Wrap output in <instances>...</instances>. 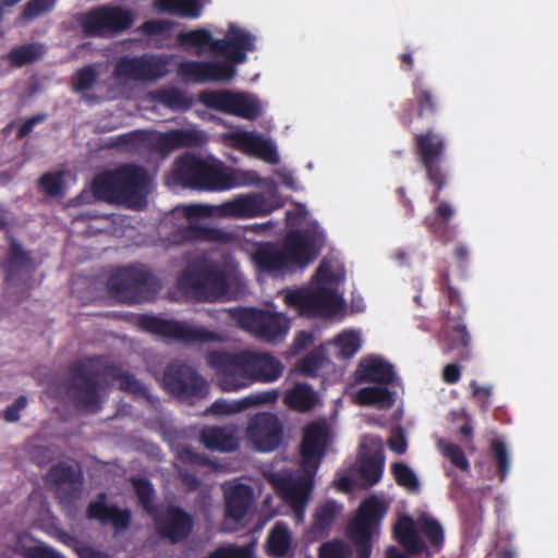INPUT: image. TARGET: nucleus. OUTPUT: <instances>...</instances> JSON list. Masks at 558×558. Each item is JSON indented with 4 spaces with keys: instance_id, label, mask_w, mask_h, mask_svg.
I'll return each instance as SVG.
<instances>
[{
    "instance_id": "ea45409f",
    "label": "nucleus",
    "mask_w": 558,
    "mask_h": 558,
    "mask_svg": "<svg viewBox=\"0 0 558 558\" xmlns=\"http://www.w3.org/2000/svg\"><path fill=\"white\" fill-rule=\"evenodd\" d=\"M317 402V395L307 384H295L284 395V403L292 410L306 412L312 410Z\"/></svg>"
},
{
    "instance_id": "a19ab883",
    "label": "nucleus",
    "mask_w": 558,
    "mask_h": 558,
    "mask_svg": "<svg viewBox=\"0 0 558 558\" xmlns=\"http://www.w3.org/2000/svg\"><path fill=\"white\" fill-rule=\"evenodd\" d=\"M290 546L291 533L289 529L283 523H276L266 542L268 555L277 558L284 557L288 554Z\"/></svg>"
},
{
    "instance_id": "20e7f679",
    "label": "nucleus",
    "mask_w": 558,
    "mask_h": 558,
    "mask_svg": "<svg viewBox=\"0 0 558 558\" xmlns=\"http://www.w3.org/2000/svg\"><path fill=\"white\" fill-rule=\"evenodd\" d=\"M440 319L438 342L444 354H453L459 361L470 359L471 336L463 323L464 305L460 291L450 282L448 269L439 271Z\"/></svg>"
},
{
    "instance_id": "6e6552de",
    "label": "nucleus",
    "mask_w": 558,
    "mask_h": 558,
    "mask_svg": "<svg viewBox=\"0 0 558 558\" xmlns=\"http://www.w3.org/2000/svg\"><path fill=\"white\" fill-rule=\"evenodd\" d=\"M205 143V134L194 129H172L166 132L135 130L112 137L110 148H120L129 153L154 150L162 156L180 148L198 147Z\"/></svg>"
},
{
    "instance_id": "ddd939ff",
    "label": "nucleus",
    "mask_w": 558,
    "mask_h": 558,
    "mask_svg": "<svg viewBox=\"0 0 558 558\" xmlns=\"http://www.w3.org/2000/svg\"><path fill=\"white\" fill-rule=\"evenodd\" d=\"M284 302L308 317H332L343 307L342 298L335 289L325 286L290 290Z\"/></svg>"
},
{
    "instance_id": "49530a36",
    "label": "nucleus",
    "mask_w": 558,
    "mask_h": 558,
    "mask_svg": "<svg viewBox=\"0 0 558 558\" xmlns=\"http://www.w3.org/2000/svg\"><path fill=\"white\" fill-rule=\"evenodd\" d=\"M385 461L380 454H371L360 464V475L368 486L377 484L384 472Z\"/></svg>"
},
{
    "instance_id": "423d86ee",
    "label": "nucleus",
    "mask_w": 558,
    "mask_h": 558,
    "mask_svg": "<svg viewBox=\"0 0 558 558\" xmlns=\"http://www.w3.org/2000/svg\"><path fill=\"white\" fill-rule=\"evenodd\" d=\"M172 178L175 183L197 191L221 192L238 185L233 170L221 160L193 153H184L174 160Z\"/></svg>"
},
{
    "instance_id": "5701e85b",
    "label": "nucleus",
    "mask_w": 558,
    "mask_h": 558,
    "mask_svg": "<svg viewBox=\"0 0 558 558\" xmlns=\"http://www.w3.org/2000/svg\"><path fill=\"white\" fill-rule=\"evenodd\" d=\"M327 437L328 428L323 423L313 422L305 427L300 446L302 468H311L317 471L325 454Z\"/></svg>"
},
{
    "instance_id": "09e8293b",
    "label": "nucleus",
    "mask_w": 558,
    "mask_h": 558,
    "mask_svg": "<svg viewBox=\"0 0 558 558\" xmlns=\"http://www.w3.org/2000/svg\"><path fill=\"white\" fill-rule=\"evenodd\" d=\"M236 66L226 58L222 61H207V82H230L236 74Z\"/></svg>"
},
{
    "instance_id": "39448f33",
    "label": "nucleus",
    "mask_w": 558,
    "mask_h": 558,
    "mask_svg": "<svg viewBox=\"0 0 558 558\" xmlns=\"http://www.w3.org/2000/svg\"><path fill=\"white\" fill-rule=\"evenodd\" d=\"M125 372L121 365L107 361L101 355L74 361L69 366L64 386L77 407L98 410L100 404V379L109 377L120 380Z\"/></svg>"
},
{
    "instance_id": "69168bd1",
    "label": "nucleus",
    "mask_w": 558,
    "mask_h": 558,
    "mask_svg": "<svg viewBox=\"0 0 558 558\" xmlns=\"http://www.w3.org/2000/svg\"><path fill=\"white\" fill-rule=\"evenodd\" d=\"M47 119L46 113H38L26 119L23 124L19 128L16 136L17 138L26 137L34 129L35 125L43 123Z\"/></svg>"
},
{
    "instance_id": "dca6fc26",
    "label": "nucleus",
    "mask_w": 558,
    "mask_h": 558,
    "mask_svg": "<svg viewBox=\"0 0 558 558\" xmlns=\"http://www.w3.org/2000/svg\"><path fill=\"white\" fill-rule=\"evenodd\" d=\"M197 100L208 109L247 120H255L262 114L256 98L230 89H204L198 93Z\"/></svg>"
},
{
    "instance_id": "1a4fd4ad",
    "label": "nucleus",
    "mask_w": 558,
    "mask_h": 558,
    "mask_svg": "<svg viewBox=\"0 0 558 558\" xmlns=\"http://www.w3.org/2000/svg\"><path fill=\"white\" fill-rule=\"evenodd\" d=\"M159 289L158 278L143 264L119 267L107 280L108 293L125 304L143 303Z\"/></svg>"
},
{
    "instance_id": "f704fd0d",
    "label": "nucleus",
    "mask_w": 558,
    "mask_h": 558,
    "mask_svg": "<svg viewBox=\"0 0 558 558\" xmlns=\"http://www.w3.org/2000/svg\"><path fill=\"white\" fill-rule=\"evenodd\" d=\"M395 536L404 549L412 555H420L427 550V545L420 536L417 520L404 515L395 525Z\"/></svg>"
},
{
    "instance_id": "052dcab7",
    "label": "nucleus",
    "mask_w": 558,
    "mask_h": 558,
    "mask_svg": "<svg viewBox=\"0 0 558 558\" xmlns=\"http://www.w3.org/2000/svg\"><path fill=\"white\" fill-rule=\"evenodd\" d=\"M119 381V388L122 391L143 397H146L148 393L147 387L143 385L133 374L125 372Z\"/></svg>"
},
{
    "instance_id": "f257e3e1",
    "label": "nucleus",
    "mask_w": 558,
    "mask_h": 558,
    "mask_svg": "<svg viewBox=\"0 0 558 558\" xmlns=\"http://www.w3.org/2000/svg\"><path fill=\"white\" fill-rule=\"evenodd\" d=\"M417 159L425 170L427 181L434 186L430 202L436 203L432 215L423 220L424 227L441 244L447 245L456 239L457 229L451 223L454 208L446 201H440V193L447 184L448 173L442 167L447 150L446 137L433 129L416 133L413 138Z\"/></svg>"
},
{
    "instance_id": "338daca9",
    "label": "nucleus",
    "mask_w": 558,
    "mask_h": 558,
    "mask_svg": "<svg viewBox=\"0 0 558 558\" xmlns=\"http://www.w3.org/2000/svg\"><path fill=\"white\" fill-rule=\"evenodd\" d=\"M26 558H64V557L49 547L33 546L26 550Z\"/></svg>"
},
{
    "instance_id": "4468645a",
    "label": "nucleus",
    "mask_w": 558,
    "mask_h": 558,
    "mask_svg": "<svg viewBox=\"0 0 558 558\" xmlns=\"http://www.w3.org/2000/svg\"><path fill=\"white\" fill-rule=\"evenodd\" d=\"M138 327L149 333L186 344L219 342L222 338L215 331L194 327L181 322L143 314L137 318Z\"/></svg>"
},
{
    "instance_id": "0e129e2a",
    "label": "nucleus",
    "mask_w": 558,
    "mask_h": 558,
    "mask_svg": "<svg viewBox=\"0 0 558 558\" xmlns=\"http://www.w3.org/2000/svg\"><path fill=\"white\" fill-rule=\"evenodd\" d=\"M213 214V209L208 205L192 204L184 207V216L190 221L194 219L209 217Z\"/></svg>"
},
{
    "instance_id": "4be33fe9",
    "label": "nucleus",
    "mask_w": 558,
    "mask_h": 558,
    "mask_svg": "<svg viewBox=\"0 0 558 558\" xmlns=\"http://www.w3.org/2000/svg\"><path fill=\"white\" fill-rule=\"evenodd\" d=\"M46 482L57 486L56 495L59 502L70 505L82 492V474L66 462L53 464L46 474Z\"/></svg>"
},
{
    "instance_id": "9d476101",
    "label": "nucleus",
    "mask_w": 558,
    "mask_h": 558,
    "mask_svg": "<svg viewBox=\"0 0 558 558\" xmlns=\"http://www.w3.org/2000/svg\"><path fill=\"white\" fill-rule=\"evenodd\" d=\"M387 511V504L374 495L361 502L347 527V535L354 545L356 558H371L372 538L378 533Z\"/></svg>"
},
{
    "instance_id": "79ce46f5",
    "label": "nucleus",
    "mask_w": 558,
    "mask_h": 558,
    "mask_svg": "<svg viewBox=\"0 0 558 558\" xmlns=\"http://www.w3.org/2000/svg\"><path fill=\"white\" fill-rule=\"evenodd\" d=\"M341 509L335 500H326L319 505L314 513L312 531L316 534L329 532Z\"/></svg>"
},
{
    "instance_id": "9b49d317",
    "label": "nucleus",
    "mask_w": 558,
    "mask_h": 558,
    "mask_svg": "<svg viewBox=\"0 0 558 558\" xmlns=\"http://www.w3.org/2000/svg\"><path fill=\"white\" fill-rule=\"evenodd\" d=\"M230 317L243 330L265 342L281 340L290 329V320L284 315L254 307L231 308Z\"/></svg>"
},
{
    "instance_id": "473e14b6",
    "label": "nucleus",
    "mask_w": 558,
    "mask_h": 558,
    "mask_svg": "<svg viewBox=\"0 0 558 558\" xmlns=\"http://www.w3.org/2000/svg\"><path fill=\"white\" fill-rule=\"evenodd\" d=\"M278 399L277 390H266L251 395L240 401L230 403L225 399L216 400L207 410L215 415H228L242 412L252 405L274 403Z\"/></svg>"
},
{
    "instance_id": "f3484780",
    "label": "nucleus",
    "mask_w": 558,
    "mask_h": 558,
    "mask_svg": "<svg viewBox=\"0 0 558 558\" xmlns=\"http://www.w3.org/2000/svg\"><path fill=\"white\" fill-rule=\"evenodd\" d=\"M303 473L298 477L291 475L274 476L272 484L276 493L289 504L295 512H303L314 487V476L317 471L302 468Z\"/></svg>"
},
{
    "instance_id": "e433bc0d",
    "label": "nucleus",
    "mask_w": 558,
    "mask_h": 558,
    "mask_svg": "<svg viewBox=\"0 0 558 558\" xmlns=\"http://www.w3.org/2000/svg\"><path fill=\"white\" fill-rule=\"evenodd\" d=\"M240 146L257 156L258 158L276 165L279 161V156L276 147L262 135L244 132L238 135Z\"/></svg>"
},
{
    "instance_id": "c9c22d12",
    "label": "nucleus",
    "mask_w": 558,
    "mask_h": 558,
    "mask_svg": "<svg viewBox=\"0 0 558 558\" xmlns=\"http://www.w3.org/2000/svg\"><path fill=\"white\" fill-rule=\"evenodd\" d=\"M150 99L171 111H187L194 105L192 96L177 87H162L150 93Z\"/></svg>"
},
{
    "instance_id": "c03bdc74",
    "label": "nucleus",
    "mask_w": 558,
    "mask_h": 558,
    "mask_svg": "<svg viewBox=\"0 0 558 558\" xmlns=\"http://www.w3.org/2000/svg\"><path fill=\"white\" fill-rule=\"evenodd\" d=\"M215 40L216 39L213 38L211 33L205 28L187 32L182 31L177 35L178 45L184 49L196 48L201 50L207 47L213 51V41Z\"/></svg>"
},
{
    "instance_id": "2eb2a0df",
    "label": "nucleus",
    "mask_w": 558,
    "mask_h": 558,
    "mask_svg": "<svg viewBox=\"0 0 558 558\" xmlns=\"http://www.w3.org/2000/svg\"><path fill=\"white\" fill-rule=\"evenodd\" d=\"M162 385L179 400L190 403L205 398L208 393L205 378L195 368L178 360L167 365L162 375Z\"/></svg>"
},
{
    "instance_id": "864d4df0",
    "label": "nucleus",
    "mask_w": 558,
    "mask_h": 558,
    "mask_svg": "<svg viewBox=\"0 0 558 558\" xmlns=\"http://www.w3.org/2000/svg\"><path fill=\"white\" fill-rule=\"evenodd\" d=\"M97 80V72L93 65H86L80 69L73 78V88L75 92L88 90Z\"/></svg>"
},
{
    "instance_id": "b1692460",
    "label": "nucleus",
    "mask_w": 558,
    "mask_h": 558,
    "mask_svg": "<svg viewBox=\"0 0 558 558\" xmlns=\"http://www.w3.org/2000/svg\"><path fill=\"white\" fill-rule=\"evenodd\" d=\"M228 240V232L218 228L195 225L193 222L173 229L166 238V242L169 246H182L198 242L225 243Z\"/></svg>"
},
{
    "instance_id": "3c124183",
    "label": "nucleus",
    "mask_w": 558,
    "mask_h": 558,
    "mask_svg": "<svg viewBox=\"0 0 558 558\" xmlns=\"http://www.w3.org/2000/svg\"><path fill=\"white\" fill-rule=\"evenodd\" d=\"M396 483L409 492H417L420 482L414 471L404 462H395L390 466Z\"/></svg>"
},
{
    "instance_id": "f03ea898",
    "label": "nucleus",
    "mask_w": 558,
    "mask_h": 558,
    "mask_svg": "<svg viewBox=\"0 0 558 558\" xmlns=\"http://www.w3.org/2000/svg\"><path fill=\"white\" fill-rule=\"evenodd\" d=\"M207 362L216 371L219 387L227 392L239 391L255 383H274L283 372L281 361L263 351H211Z\"/></svg>"
},
{
    "instance_id": "4c0bfd02",
    "label": "nucleus",
    "mask_w": 558,
    "mask_h": 558,
    "mask_svg": "<svg viewBox=\"0 0 558 558\" xmlns=\"http://www.w3.org/2000/svg\"><path fill=\"white\" fill-rule=\"evenodd\" d=\"M154 8L160 13H169L184 19H197L203 11L201 0H155Z\"/></svg>"
},
{
    "instance_id": "a211bd4d",
    "label": "nucleus",
    "mask_w": 558,
    "mask_h": 558,
    "mask_svg": "<svg viewBox=\"0 0 558 558\" xmlns=\"http://www.w3.org/2000/svg\"><path fill=\"white\" fill-rule=\"evenodd\" d=\"M167 73L166 64L155 56L122 57L114 66L118 78L153 82Z\"/></svg>"
},
{
    "instance_id": "680f3d73",
    "label": "nucleus",
    "mask_w": 558,
    "mask_h": 558,
    "mask_svg": "<svg viewBox=\"0 0 558 558\" xmlns=\"http://www.w3.org/2000/svg\"><path fill=\"white\" fill-rule=\"evenodd\" d=\"M444 456L450 460V462L465 471L469 469V462L465 458L463 450L456 444H448L444 448Z\"/></svg>"
},
{
    "instance_id": "e2e57ef3",
    "label": "nucleus",
    "mask_w": 558,
    "mask_h": 558,
    "mask_svg": "<svg viewBox=\"0 0 558 558\" xmlns=\"http://www.w3.org/2000/svg\"><path fill=\"white\" fill-rule=\"evenodd\" d=\"M31 456L37 465H46L54 459V451L48 446H34Z\"/></svg>"
},
{
    "instance_id": "a18cd8bd",
    "label": "nucleus",
    "mask_w": 558,
    "mask_h": 558,
    "mask_svg": "<svg viewBox=\"0 0 558 558\" xmlns=\"http://www.w3.org/2000/svg\"><path fill=\"white\" fill-rule=\"evenodd\" d=\"M417 526L429 542L430 546L439 551L444 545L445 535L440 523L428 514H422L417 519Z\"/></svg>"
},
{
    "instance_id": "4d7b16f0",
    "label": "nucleus",
    "mask_w": 558,
    "mask_h": 558,
    "mask_svg": "<svg viewBox=\"0 0 558 558\" xmlns=\"http://www.w3.org/2000/svg\"><path fill=\"white\" fill-rule=\"evenodd\" d=\"M339 353L343 359H351L360 349V339L354 333H345L337 339Z\"/></svg>"
},
{
    "instance_id": "2f4dec72",
    "label": "nucleus",
    "mask_w": 558,
    "mask_h": 558,
    "mask_svg": "<svg viewBox=\"0 0 558 558\" xmlns=\"http://www.w3.org/2000/svg\"><path fill=\"white\" fill-rule=\"evenodd\" d=\"M199 438L211 451L232 452L239 448L235 428L232 426H205Z\"/></svg>"
},
{
    "instance_id": "c756f323",
    "label": "nucleus",
    "mask_w": 558,
    "mask_h": 558,
    "mask_svg": "<svg viewBox=\"0 0 558 558\" xmlns=\"http://www.w3.org/2000/svg\"><path fill=\"white\" fill-rule=\"evenodd\" d=\"M252 259L257 268L265 272L282 271L292 267L282 245L272 242L257 244Z\"/></svg>"
},
{
    "instance_id": "5fc2aeb1",
    "label": "nucleus",
    "mask_w": 558,
    "mask_h": 558,
    "mask_svg": "<svg viewBox=\"0 0 558 558\" xmlns=\"http://www.w3.org/2000/svg\"><path fill=\"white\" fill-rule=\"evenodd\" d=\"M56 4V0H29L23 8V17L27 21L34 20L39 15L50 12Z\"/></svg>"
},
{
    "instance_id": "37998d69",
    "label": "nucleus",
    "mask_w": 558,
    "mask_h": 558,
    "mask_svg": "<svg viewBox=\"0 0 558 558\" xmlns=\"http://www.w3.org/2000/svg\"><path fill=\"white\" fill-rule=\"evenodd\" d=\"M45 51L46 49L41 44H24L13 47L8 54V59L15 66H24L39 60Z\"/></svg>"
},
{
    "instance_id": "603ef678",
    "label": "nucleus",
    "mask_w": 558,
    "mask_h": 558,
    "mask_svg": "<svg viewBox=\"0 0 558 558\" xmlns=\"http://www.w3.org/2000/svg\"><path fill=\"white\" fill-rule=\"evenodd\" d=\"M254 548L252 544L242 546L228 545L219 546L209 554L208 558H252Z\"/></svg>"
},
{
    "instance_id": "6e6d98bb",
    "label": "nucleus",
    "mask_w": 558,
    "mask_h": 558,
    "mask_svg": "<svg viewBox=\"0 0 558 558\" xmlns=\"http://www.w3.org/2000/svg\"><path fill=\"white\" fill-rule=\"evenodd\" d=\"M174 23L168 20H148L140 26V32L145 36H165L174 27Z\"/></svg>"
},
{
    "instance_id": "bb28decb",
    "label": "nucleus",
    "mask_w": 558,
    "mask_h": 558,
    "mask_svg": "<svg viewBox=\"0 0 558 558\" xmlns=\"http://www.w3.org/2000/svg\"><path fill=\"white\" fill-rule=\"evenodd\" d=\"M106 494L100 493L98 500L90 501L86 510L89 520H98L101 524L111 523L117 531L126 530L131 522L129 509H120L116 505L106 504Z\"/></svg>"
},
{
    "instance_id": "cd10ccee",
    "label": "nucleus",
    "mask_w": 558,
    "mask_h": 558,
    "mask_svg": "<svg viewBox=\"0 0 558 558\" xmlns=\"http://www.w3.org/2000/svg\"><path fill=\"white\" fill-rule=\"evenodd\" d=\"M4 281L8 286H17L22 276H31L34 271L33 260L28 252L20 243L12 241L7 257L2 263Z\"/></svg>"
},
{
    "instance_id": "6ab92c4d",
    "label": "nucleus",
    "mask_w": 558,
    "mask_h": 558,
    "mask_svg": "<svg viewBox=\"0 0 558 558\" xmlns=\"http://www.w3.org/2000/svg\"><path fill=\"white\" fill-rule=\"evenodd\" d=\"M151 518L158 534L172 544L187 538L193 530L192 515L178 506L170 505L163 512L157 510Z\"/></svg>"
},
{
    "instance_id": "58836bf2",
    "label": "nucleus",
    "mask_w": 558,
    "mask_h": 558,
    "mask_svg": "<svg viewBox=\"0 0 558 558\" xmlns=\"http://www.w3.org/2000/svg\"><path fill=\"white\" fill-rule=\"evenodd\" d=\"M355 400L361 405H372L380 410L390 409L395 403L393 393L384 386H368L360 388Z\"/></svg>"
},
{
    "instance_id": "774afa93",
    "label": "nucleus",
    "mask_w": 558,
    "mask_h": 558,
    "mask_svg": "<svg viewBox=\"0 0 558 558\" xmlns=\"http://www.w3.org/2000/svg\"><path fill=\"white\" fill-rule=\"evenodd\" d=\"M78 558H110V556L101 550H98L89 545H82L75 548Z\"/></svg>"
},
{
    "instance_id": "393cba45",
    "label": "nucleus",
    "mask_w": 558,
    "mask_h": 558,
    "mask_svg": "<svg viewBox=\"0 0 558 558\" xmlns=\"http://www.w3.org/2000/svg\"><path fill=\"white\" fill-rule=\"evenodd\" d=\"M225 518L234 523L241 522L254 504V490L247 484L229 483L223 486Z\"/></svg>"
},
{
    "instance_id": "7ed1b4c3",
    "label": "nucleus",
    "mask_w": 558,
    "mask_h": 558,
    "mask_svg": "<svg viewBox=\"0 0 558 558\" xmlns=\"http://www.w3.org/2000/svg\"><path fill=\"white\" fill-rule=\"evenodd\" d=\"M150 178L145 168L124 163L95 175L92 191L96 199L141 209L146 205Z\"/></svg>"
},
{
    "instance_id": "c85d7f7f",
    "label": "nucleus",
    "mask_w": 558,
    "mask_h": 558,
    "mask_svg": "<svg viewBox=\"0 0 558 558\" xmlns=\"http://www.w3.org/2000/svg\"><path fill=\"white\" fill-rule=\"evenodd\" d=\"M413 99L420 119L434 120L441 111L440 97L435 89L418 74L412 82Z\"/></svg>"
},
{
    "instance_id": "de8ad7c7",
    "label": "nucleus",
    "mask_w": 558,
    "mask_h": 558,
    "mask_svg": "<svg viewBox=\"0 0 558 558\" xmlns=\"http://www.w3.org/2000/svg\"><path fill=\"white\" fill-rule=\"evenodd\" d=\"M132 485L142 508L151 517L158 510L154 502L155 490L151 483L144 477L132 478Z\"/></svg>"
},
{
    "instance_id": "0eeeda50",
    "label": "nucleus",
    "mask_w": 558,
    "mask_h": 558,
    "mask_svg": "<svg viewBox=\"0 0 558 558\" xmlns=\"http://www.w3.org/2000/svg\"><path fill=\"white\" fill-rule=\"evenodd\" d=\"M177 286L199 301L214 302L228 294L230 271L218 260L198 256L178 275Z\"/></svg>"
},
{
    "instance_id": "72a5a7b5",
    "label": "nucleus",
    "mask_w": 558,
    "mask_h": 558,
    "mask_svg": "<svg viewBox=\"0 0 558 558\" xmlns=\"http://www.w3.org/2000/svg\"><path fill=\"white\" fill-rule=\"evenodd\" d=\"M395 379V371L391 364L379 359L368 357L360 362L355 371L357 383H377L388 385Z\"/></svg>"
},
{
    "instance_id": "7c9ffc66",
    "label": "nucleus",
    "mask_w": 558,
    "mask_h": 558,
    "mask_svg": "<svg viewBox=\"0 0 558 558\" xmlns=\"http://www.w3.org/2000/svg\"><path fill=\"white\" fill-rule=\"evenodd\" d=\"M282 247L289 256L291 266L303 265L310 260L313 253L314 239L307 230H291L284 236Z\"/></svg>"
},
{
    "instance_id": "a878e982",
    "label": "nucleus",
    "mask_w": 558,
    "mask_h": 558,
    "mask_svg": "<svg viewBox=\"0 0 558 558\" xmlns=\"http://www.w3.org/2000/svg\"><path fill=\"white\" fill-rule=\"evenodd\" d=\"M221 211L226 216L235 218H254L269 215L272 210L270 204L263 194H243L221 205Z\"/></svg>"
},
{
    "instance_id": "aec40b11",
    "label": "nucleus",
    "mask_w": 558,
    "mask_h": 558,
    "mask_svg": "<svg viewBox=\"0 0 558 558\" xmlns=\"http://www.w3.org/2000/svg\"><path fill=\"white\" fill-rule=\"evenodd\" d=\"M247 437L258 451H272L281 442L282 424L272 413L256 414L247 426Z\"/></svg>"
},
{
    "instance_id": "412c9836",
    "label": "nucleus",
    "mask_w": 558,
    "mask_h": 558,
    "mask_svg": "<svg viewBox=\"0 0 558 558\" xmlns=\"http://www.w3.org/2000/svg\"><path fill=\"white\" fill-rule=\"evenodd\" d=\"M255 49V37L248 31L230 24L223 38L213 41V52L235 64L246 61L247 52Z\"/></svg>"
},
{
    "instance_id": "bf43d9fd",
    "label": "nucleus",
    "mask_w": 558,
    "mask_h": 558,
    "mask_svg": "<svg viewBox=\"0 0 558 558\" xmlns=\"http://www.w3.org/2000/svg\"><path fill=\"white\" fill-rule=\"evenodd\" d=\"M39 187L49 196H58L62 192V178L59 173H45L39 180Z\"/></svg>"
},
{
    "instance_id": "8fccbe9b",
    "label": "nucleus",
    "mask_w": 558,
    "mask_h": 558,
    "mask_svg": "<svg viewBox=\"0 0 558 558\" xmlns=\"http://www.w3.org/2000/svg\"><path fill=\"white\" fill-rule=\"evenodd\" d=\"M178 74L186 82L207 83V61H182L178 65Z\"/></svg>"
},
{
    "instance_id": "f8f14e48",
    "label": "nucleus",
    "mask_w": 558,
    "mask_h": 558,
    "mask_svg": "<svg viewBox=\"0 0 558 558\" xmlns=\"http://www.w3.org/2000/svg\"><path fill=\"white\" fill-rule=\"evenodd\" d=\"M77 22L86 37L105 38L131 28L134 14L119 5L104 4L80 14Z\"/></svg>"
},
{
    "instance_id": "13d9d810",
    "label": "nucleus",
    "mask_w": 558,
    "mask_h": 558,
    "mask_svg": "<svg viewBox=\"0 0 558 558\" xmlns=\"http://www.w3.org/2000/svg\"><path fill=\"white\" fill-rule=\"evenodd\" d=\"M350 549L342 541L325 543L320 546L319 558H349Z\"/></svg>"
}]
</instances>
